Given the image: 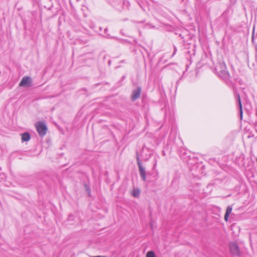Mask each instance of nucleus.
<instances>
[{"instance_id":"obj_1","label":"nucleus","mask_w":257,"mask_h":257,"mask_svg":"<svg viewBox=\"0 0 257 257\" xmlns=\"http://www.w3.org/2000/svg\"><path fill=\"white\" fill-rule=\"evenodd\" d=\"M36 127L39 135L44 137L47 133V127L46 124L43 122H38L36 124Z\"/></svg>"},{"instance_id":"obj_2","label":"nucleus","mask_w":257,"mask_h":257,"mask_svg":"<svg viewBox=\"0 0 257 257\" xmlns=\"http://www.w3.org/2000/svg\"><path fill=\"white\" fill-rule=\"evenodd\" d=\"M230 250L234 255H239L240 251L238 245L235 242H231L229 243Z\"/></svg>"},{"instance_id":"obj_3","label":"nucleus","mask_w":257,"mask_h":257,"mask_svg":"<svg viewBox=\"0 0 257 257\" xmlns=\"http://www.w3.org/2000/svg\"><path fill=\"white\" fill-rule=\"evenodd\" d=\"M139 170L140 176L144 181L146 180V173L145 168L143 166L142 163H139Z\"/></svg>"},{"instance_id":"obj_4","label":"nucleus","mask_w":257,"mask_h":257,"mask_svg":"<svg viewBox=\"0 0 257 257\" xmlns=\"http://www.w3.org/2000/svg\"><path fill=\"white\" fill-rule=\"evenodd\" d=\"M31 83V78L28 76L24 77L21 81L19 86H26L30 85Z\"/></svg>"},{"instance_id":"obj_5","label":"nucleus","mask_w":257,"mask_h":257,"mask_svg":"<svg viewBox=\"0 0 257 257\" xmlns=\"http://www.w3.org/2000/svg\"><path fill=\"white\" fill-rule=\"evenodd\" d=\"M141 91V88L140 87H138L136 89L133 91L131 96L132 100L134 101L140 97Z\"/></svg>"},{"instance_id":"obj_6","label":"nucleus","mask_w":257,"mask_h":257,"mask_svg":"<svg viewBox=\"0 0 257 257\" xmlns=\"http://www.w3.org/2000/svg\"><path fill=\"white\" fill-rule=\"evenodd\" d=\"M30 139V135L29 133L26 132L22 135V140L23 142H27Z\"/></svg>"},{"instance_id":"obj_7","label":"nucleus","mask_w":257,"mask_h":257,"mask_svg":"<svg viewBox=\"0 0 257 257\" xmlns=\"http://www.w3.org/2000/svg\"><path fill=\"white\" fill-rule=\"evenodd\" d=\"M237 100H238L239 107L240 116V118L241 119L242 117L243 112H242V104H241V102L240 97L238 94H237Z\"/></svg>"},{"instance_id":"obj_8","label":"nucleus","mask_w":257,"mask_h":257,"mask_svg":"<svg viewBox=\"0 0 257 257\" xmlns=\"http://www.w3.org/2000/svg\"><path fill=\"white\" fill-rule=\"evenodd\" d=\"M146 257H156L155 252L153 251H149L146 254Z\"/></svg>"},{"instance_id":"obj_9","label":"nucleus","mask_w":257,"mask_h":257,"mask_svg":"<svg viewBox=\"0 0 257 257\" xmlns=\"http://www.w3.org/2000/svg\"><path fill=\"white\" fill-rule=\"evenodd\" d=\"M140 193V190L138 189L134 190L133 193V195L134 197H137Z\"/></svg>"},{"instance_id":"obj_10","label":"nucleus","mask_w":257,"mask_h":257,"mask_svg":"<svg viewBox=\"0 0 257 257\" xmlns=\"http://www.w3.org/2000/svg\"><path fill=\"white\" fill-rule=\"evenodd\" d=\"M231 211H232V207L230 206H228L226 208L225 214L229 215V214L231 212Z\"/></svg>"},{"instance_id":"obj_11","label":"nucleus","mask_w":257,"mask_h":257,"mask_svg":"<svg viewBox=\"0 0 257 257\" xmlns=\"http://www.w3.org/2000/svg\"><path fill=\"white\" fill-rule=\"evenodd\" d=\"M137 164H138V165L139 166V163H141L140 159H139V156H138V152H137Z\"/></svg>"},{"instance_id":"obj_12","label":"nucleus","mask_w":257,"mask_h":257,"mask_svg":"<svg viewBox=\"0 0 257 257\" xmlns=\"http://www.w3.org/2000/svg\"><path fill=\"white\" fill-rule=\"evenodd\" d=\"M229 215L225 214L224 215V220L227 221L228 220Z\"/></svg>"},{"instance_id":"obj_13","label":"nucleus","mask_w":257,"mask_h":257,"mask_svg":"<svg viewBox=\"0 0 257 257\" xmlns=\"http://www.w3.org/2000/svg\"><path fill=\"white\" fill-rule=\"evenodd\" d=\"M92 257H106V256H105L97 255V256H92Z\"/></svg>"}]
</instances>
